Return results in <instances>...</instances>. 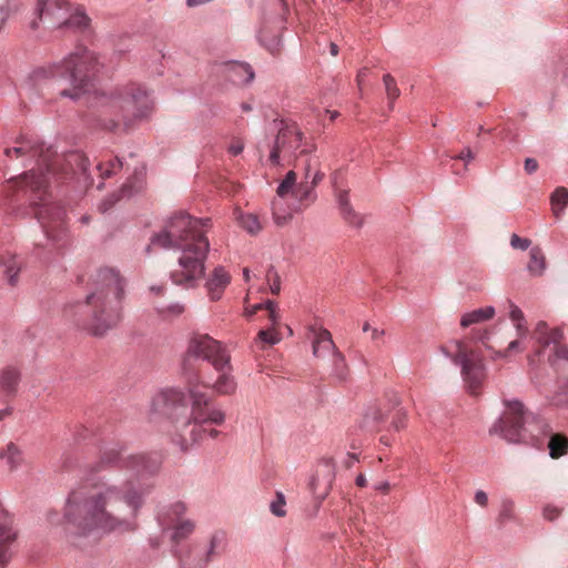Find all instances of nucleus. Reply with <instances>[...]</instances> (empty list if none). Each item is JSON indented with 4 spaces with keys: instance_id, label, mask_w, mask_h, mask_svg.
I'll return each instance as SVG.
<instances>
[{
    "instance_id": "nucleus-1",
    "label": "nucleus",
    "mask_w": 568,
    "mask_h": 568,
    "mask_svg": "<svg viewBox=\"0 0 568 568\" xmlns=\"http://www.w3.org/2000/svg\"><path fill=\"white\" fill-rule=\"evenodd\" d=\"M150 487L133 479L100 477L90 487L73 489L65 501L64 519L75 535L94 531L129 534L139 528V515Z\"/></svg>"
},
{
    "instance_id": "nucleus-2",
    "label": "nucleus",
    "mask_w": 568,
    "mask_h": 568,
    "mask_svg": "<svg viewBox=\"0 0 568 568\" xmlns=\"http://www.w3.org/2000/svg\"><path fill=\"white\" fill-rule=\"evenodd\" d=\"M151 412L168 417L172 424V440L186 452L204 437L215 438L220 432L211 425H222L225 414L211 404L210 397L196 387H190L189 395L178 388L158 393L151 404Z\"/></svg>"
},
{
    "instance_id": "nucleus-3",
    "label": "nucleus",
    "mask_w": 568,
    "mask_h": 568,
    "mask_svg": "<svg viewBox=\"0 0 568 568\" xmlns=\"http://www.w3.org/2000/svg\"><path fill=\"white\" fill-rule=\"evenodd\" d=\"M209 226L210 219H195L180 212L168 221L162 232L151 237V243L146 246L148 253L153 245L180 251L179 267L171 273L175 285L194 288L205 275V261L211 247L205 235Z\"/></svg>"
},
{
    "instance_id": "nucleus-4",
    "label": "nucleus",
    "mask_w": 568,
    "mask_h": 568,
    "mask_svg": "<svg viewBox=\"0 0 568 568\" xmlns=\"http://www.w3.org/2000/svg\"><path fill=\"white\" fill-rule=\"evenodd\" d=\"M104 65L99 53L78 45L62 60L38 68L33 75L36 80L54 79L67 83L70 88L61 90L60 95L78 100L92 87Z\"/></svg>"
},
{
    "instance_id": "nucleus-5",
    "label": "nucleus",
    "mask_w": 568,
    "mask_h": 568,
    "mask_svg": "<svg viewBox=\"0 0 568 568\" xmlns=\"http://www.w3.org/2000/svg\"><path fill=\"white\" fill-rule=\"evenodd\" d=\"M126 281L113 267H101L93 280V291L87 296L91 312L89 329L94 336H103L122 321V303Z\"/></svg>"
},
{
    "instance_id": "nucleus-6",
    "label": "nucleus",
    "mask_w": 568,
    "mask_h": 568,
    "mask_svg": "<svg viewBox=\"0 0 568 568\" xmlns=\"http://www.w3.org/2000/svg\"><path fill=\"white\" fill-rule=\"evenodd\" d=\"M98 103L105 106L115 116L105 126L115 130L120 124L129 130L136 122L146 120L154 110L151 93L141 84L129 83L109 92L99 93Z\"/></svg>"
},
{
    "instance_id": "nucleus-7",
    "label": "nucleus",
    "mask_w": 568,
    "mask_h": 568,
    "mask_svg": "<svg viewBox=\"0 0 568 568\" xmlns=\"http://www.w3.org/2000/svg\"><path fill=\"white\" fill-rule=\"evenodd\" d=\"M17 143L18 145L13 148H7L4 154L10 159L22 156L37 159L38 169L26 172L23 181L32 192L38 193V199L43 201L52 168L55 165V162L52 163L53 153L50 148H44L43 143L30 139L21 138Z\"/></svg>"
},
{
    "instance_id": "nucleus-8",
    "label": "nucleus",
    "mask_w": 568,
    "mask_h": 568,
    "mask_svg": "<svg viewBox=\"0 0 568 568\" xmlns=\"http://www.w3.org/2000/svg\"><path fill=\"white\" fill-rule=\"evenodd\" d=\"M36 13L51 29L84 31L91 23L85 9L69 0H38Z\"/></svg>"
},
{
    "instance_id": "nucleus-9",
    "label": "nucleus",
    "mask_w": 568,
    "mask_h": 568,
    "mask_svg": "<svg viewBox=\"0 0 568 568\" xmlns=\"http://www.w3.org/2000/svg\"><path fill=\"white\" fill-rule=\"evenodd\" d=\"M450 347L454 349V354H450L447 347H442V352L460 367L467 389L471 394H477L486 377L483 357L477 352L467 348L462 341L452 342Z\"/></svg>"
},
{
    "instance_id": "nucleus-10",
    "label": "nucleus",
    "mask_w": 568,
    "mask_h": 568,
    "mask_svg": "<svg viewBox=\"0 0 568 568\" xmlns=\"http://www.w3.org/2000/svg\"><path fill=\"white\" fill-rule=\"evenodd\" d=\"M507 410L504 416L496 419L489 428L490 435H499L509 443H520L527 438L528 414L519 400L506 402Z\"/></svg>"
},
{
    "instance_id": "nucleus-11",
    "label": "nucleus",
    "mask_w": 568,
    "mask_h": 568,
    "mask_svg": "<svg viewBox=\"0 0 568 568\" xmlns=\"http://www.w3.org/2000/svg\"><path fill=\"white\" fill-rule=\"evenodd\" d=\"M186 506L182 501H175L158 514V521L163 531L171 530L172 551L175 547H187L181 541L189 538L195 530V523L184 517Z\"/></svg>"
},
{
    "instance_id": "nucleus-12",
    "label": "nucleus",
    "mask_w": 568,
    "mask_h": 568,
    "mask_svg": "<svg viewBox=\"0 0 568 568\" xmlns=\"http://www.w3.org/2000/svg\"><path fill=\"white\" fill-rule=\"evenodd\" d=\"M531 338L535 342V353L528 357L529 365H535V358L539 357L547 348L551 349L548 361L555 365L557 359L568 361V349L561 345L562 332L560 328H550L544 321L536 324Z\"/></svg>"
},
{
    "instance_id": "nucleus-13",
    "label": "nucleus",
    "mask_w": 568,
    "mask_h": 568,
    "mask_svg": "<svg viewBox=\"0 0 568 568\" xmlns=\"http://www.w3.org/2000/svg\"><path fill=\"white\" fill-rule=\"evenodd\" d=\"M101 464L126 469L136 476L154 474L159 468L156 460H152L143 454L124 456L123 447L119 445L106 449L102 454Z\"/></svg>"
},
{
    "instance_id": "nucleus-14",
    "label": "nucleus",
    "mask_w": 568,
    "mask_h": 568,
    "mask_svg": "<svg viewBox=\"0 0 568 568\" xmlns=\"http://www.w3.org/2000/svg\"><path fill=\"white\" fill-rule=\"evenodd\" d=\"M186 358L206 361L215 369H223L229 366L231 356L219 341L209 335H195L189 342Z\"/></svg>"
},
{
    "instance_id": "nucleus-15",
    "label": "nucleus",
    "mask_w": 568,
    "mask_h": 568,
    "mask_svg": "<svg viewBox=\"0 0 568 568\" xmlns=\"http://www.w3.org/2000/svg\"><path fill=\"white\" fill-rule=\"evenodd\" d=\"M37 205H39L37 219L45 233L48 244L57 250L64 246L65 210L57 203L43 202Z\"/></svg>"
},
{
    "instance_id": "nucleus-16",
    "label": "nucleus",
    "mask_w": 568,
    "mask_h": 568,
    "mask_svg": "<svg viewBox=\"0 0 568 568\" xmlns=\"http://www.w3.org/2000/svg\"><path fill=\"white\" fill-rule=\"evenodd\" d=\"M223 536L213 534L210 538L209 547L202 552L193 554V547H175L173 556L178 560L179 568H206L216 554Z\"/></svg>"
},
{
    "instance_id": "nucleus-17",
    "label": "nucleus",
    "mask_w": 568,
    "mask_h": 568,
    "mask_svg": "<svg viewBox=\"0 0 568 568\" xmlns=\"http://www.w3.org/2000/svg\"><path fill=\"white\" fill-rule=\"evenodd\" d=\"M302 140L303 133L296 125H287L281 129L270 153V162L273 165H278L281 154L284 158L295 156L296 151L302 148Z\"/></svg>"
},
{
    "instance_id": "nucleus-18",
    "label": "nucleus",
    "mask_w": 568,
    "mask_h": 568,
    "mask_svg": "<svg viewBox=\"0 0 568 568\" xmlns=\"http://www.w3.org/2000/svg\"><path fill=\"white\" fill-rule=\"evenodd\" d=\"M334 478L335 466L332 459H322L318 463L315 473L310 480V488L313 491L316 499L322 501L328 496Z\"/></svg>"
},
{
    "instance_id": "nucleus-19",
    "label": "nucleus",
    "mask_w": 568,
    "mask_h": 568,
    "mask_svg": "<svg viewBox=\"0 0 568 568\" xmlns=\"http://www.w3.org/2000/svg\"><path fill=\"white\" fill-rule=\"evenodd\" d=\"M232 276L222 265H216L206 276L204 287L211 301L222 298L224 291L230 285Z\"/></svg>"
},
{
    "instance_id": "nucleus-20",
    "label": "nucleus",
    "mask_w": 568,
    "mask_h": 568,
    "mask_svg": "<svg viewBox=\"0 0 568 568\" xmlns=\"http://www.w3.org/2000/svg\"><path fill=\"white\" fill-rule=\"evenodd\" d=\"M313 355L317 358L333 357L337 353L336 346L332 339L331 333L325 328H312Z\"/></svg>"
},
{
    "instance_id": "nucleus-21",
    "label": "nucleus",
    "mask_w": 568,
    "mask_h": 568,
    "mask_svg": "<svg viewBox=\"0 0 568 568\" xmlns=\"http://www.w3.org/2000/svg\"><path fill=\"white\" fill-rule=\"evenodd\" d=\"M65 162L72 173L77 175L79 181H81L84 185H90L92 183L88 172L90 161L84 153L79 151L71 152L67 155Z\"/></svg>"
},
{
    "instance_id": "nucleus-22",
    "label": "nucleus",
    "mask_w": 568,
    "mask_h": 568,
    "mask_svg": "<svg viewBox=\"0 0 568 568\" xmlns=\"http://www.w3.org/2000/svg\"><path fill=\"white\" fill-rule=\"evenodd\" d=\"M219 373V377L216 381L210 385L203 383L205 387L212 388L217 395H232L235 393L237 384L232 375V365L231 361L229 362V366L223 369H215Z\"/></svg>"
},
{
    "instance_id": "nucleus-23",
    "label": "nucleus",
    "mask_w": 568,
    "mask_h": 568,
    "mask_svg": "<svg viewBox=\"0 0 568 568\" xmlns=\"http://www.w3.org/2000/svg\"><path fill=\"white\" fill-rule=\"evenodd\" d=\"M21 373L16 366H6L0 371V395L13 397L18 393Z\"/></svg>"
},
{
    "instance_id": "nucleus-24",
    "label": "nucleus",
    "mask_w": 568,
    "mask_h": 568,
    "mask_svg": "<svg viewBox=\"0 0 568 568\" xmlns=\"http://www.w3.org/2000/svg\"><path fill=\"white\" fill-rule=\"evenodd\" d=\"M226 70L229 80L237 85L247 84L254 79V71L247 63L232 62Z\"/></svg>"
},
{
    "instance_id": "nucleus-25",
    "label": "nucleus",
    "mask_w": 568,
    "mask_h": 568,
    "mask_svg": "<svg viewBox=\"0 0 568 568\" xmlns=\"http://www.w3.org/2000/svg\"><path fill=\"white\" fill-rule=\"evenodd\" d=\"M337 204L339 212L343 216V219L353 226H362L363 220L362 217L353 210L349 197H348V191L342 190L337 193Z\"/></svg>"
},
{
    "instance_id": "nucleus-26",
    "label": "nucleus",
    "mask_w": 568,
    "mask_h": 568,
    "mask_svg": "<svg viewBox=\"0 0 568 568\" xmlns=\"http://www.w3.org/2000/svg\"><path fill=\"white\" fill-rule=\"evenodd\" d=\"M0 459L4 462L10 470H14L24 462L23 452L17 444L10 442L4 448L0 449Z\"/></svg>"
},
{
    "instance_id": "nucleus-27",
    "label": "nucleus",
    "mask_w": 568,
    "mask_h": 568,
    "mask_svg": "<svg viewBox=\"0 0 568 568\" xmlns=\"http://www.w3.org/2000/svg\"><path fill=\"white\" fill-rule=\"evenodd\" d=\"M495 307L493 306L473 310L463 314L460 318V326L466 328L475 324L487 322L495 316Z\"/></svg>"
},
{
    "instance_id": "nucleus-28",
    "label": "nucleus",
    "mask_w": 568,
    "mask_h": 568,
    "mask_svg": "<svg viewBox=\"0 0 568 568\" xmlns=\"http://www.w3.org/2000/svg\"><path fill=\"white\" fill-rule=\"evenodd\" d=\"M293 199L298 203L314 202L316 199L315 187L310 183V163L305 168V179L297 183Z\"/></svg>"
},
{
    "instance_id": "nucleus-29",
    "label": "nucleus",
    "mask_w": 568,
    "mask_h": 568,
    "mask_svg": "<svg viewBox=\"0 0 568 568\" xmlns=\"http://www.w3.org/2000/svg\"><path fill=\"white\" fill-rule=\"evenodd\" d=\"M550 205L556 219H560L568 206V189L558 186L550 195Z\"/></svg>"
},
{
    "instance_id": "nucleus-30",
    "label": "nucleus",
    "mask_w": 568,
    "mask_h": 568,
    "mask_svg": "<svg viewBox=\"0 0 568 568\" xmlns=\"http://www.w3.org/2000/svg\"><path fill=\"white\" fill-rule=\"evenodd\" d=\"M236 220L240 226L252 235L258 234L262 230V224L258 217L253 213L239 212L236 214Z\"/></svg>"
},
{
    "instance_id": "nucleus-31",
    "label": "nucleus",
    "mask_w": 568,
    "mask_h": 568,
    "mask_svg": "<svg viewBox=\"0 0 568 568\" xmlns=\"http://www.w3.org/2000/svg\"><path fill=\"white\" fill-rule=\"evenodd\" d=\"M546 270V258L539 247H532L530 250V261L528 263V271L534 276H540Z\"/></svg>"
},
{
    "instance_id": "nucleus-32",
    "label": "nucleus",
    "mask_w": 568,
    "mask_h": 568,
    "mask_svg": "<svg viewBox=\"0 0 568 568\" xmlns=\"http://www.w3.org/2000/svg\"><path fill=\"white\" fill-rule=\"evenodd\" d=\"M549 455L551 458H559L568 452V437L555 434L550 437L548 443Z\"/></svg>"
},
{
    "instance_id": "nucleus-33",
    "label": "nucleus",
    "mask_w": 568,
    "mask_h": 568,
    "mask_svg": "<svg viewBox=\"0 0 568 568\" xmlns=\"http://www.w3.org/2000/svg\"><path fill=\"white\" fill-rule=\"evenodd\" d=\"M296 179V173L294 171H288L284 179L278 184L276 189V194L280 197H286L288 195L293 197L295 189L297 186Z\"/></svg>"
},
{
    "instance_id": "nucleus-34",
    "label": "nucleus",
    "mask_w": 568,
    "mask_h": 568,
    "mask_svg": "<svg viewBox=\"0 0 568 568\" xmlns=\"http://www.w3.org/2000/svg\"><path fill=\"white\" fill-rule=\"evenodd\" d=\"M332 374L341 382L346 381L348 376V367L342 353H334L332 357Z\"/></svg>"
},
{
    "instance_id": "nucleus-35",
    "label": "nucleus",
    "mask_w": 568,
    "mask_h": 568,
    "mask_svg": "<svg viewBox=\"0 0 568 568\" xmlns=\"http://www.w3.org/2000/svg\"><path fill=\"white\" fill-rule=\"evenodd\" d=\"M383 82L385 85L389 109L393 110L395 100L400 95V90L398 89L395 79L389 73L383 77Z\"/></svg>"
},
{
    "instance_id": "nucleus-36",
    "label": "nucleus",
    "mask_w": 568,
    "mask_h": 568,
    "mask_svg": "<svg viewBox=\"0 0 568 568\" xmlns=\"http://www.w3.org/2000/svg\"><path fill=\"white\" fill-rule=\"evenodd\" d=\"M133 194L132 190L129 185H123V187L120 190L119 194H111L110 196L105 197L99 205V210L102 213L108 212L121 197L124 196H131Z\"/></svg>"
},
{
    "instance_id": "nucleus-37",
    "label": "nucleus",
    "mask_w": 568,
    "mask_h": 568,
    "mask_svg": "<svg viewBox=\"0 0 568 568\" xmlns=\"http://www.w3.org/2000/svg\"><path fill=\"white\" fill-rule=\"evenodd\" d=\"M121 169L122 161L119 158H114L113 160L97 164V170L99 171L100 178L102 180L111 176L112 174H115Z\"/></svg>"
},
{
    "instance_id": "nucleus-38",
    "label": "nucleus",
    "mask_w": 568,
    "mask_h": 568,
    "mask_svg": "<svg viewBox=\"0 0 568 568\" xmlns=\"http://www.w3.org/2000/svg\"><path fill=\"white\" fill-rule=\"evenodd\" d=\"M184 312H185V305L180 302L172 303L165 307L158 310L159 315L162 316L164 320L178 318Z\"/></svg>"
},
{
    "instance_id": "nucleus-39",
    "label": "nucleus",
    "mask_w": 568,
    "mask_h": 568,
    "mask_svg": "<svg viewBox=\"0 0 568 568\" xmlns=\"http://www.w3.org/2000/svg\"><path fill=\"white\" fill-rule=\"evenodd\" d=\"M515 519V503L511 499H503L498 515V521L504 525Z\"/></svg>"
},
{
    "instance_id": "nucleus-40",
    "label": "nucleus",
    "mask_w": 568,
    "mask_h": 568,
    "mask_svg": "<svg viewBox=\"0 0 568 568\" xmlns=\"http://www.w3.org/2000/svg\"><path fill=\"white\" fill-rule=\"evenodd\" d=\"M18 9V0H0V24L4 23Z\"/></svg>"
},
{
    "instance_id": "nucleus-41",
    "label": "nucleus",
    "mask_w": 568,
    "mask_h": 568,
    "mask_svg": "<svg viewBox=\"0 0 568 568\" xmlns=\"http://www.w3.org/2000/svg\"><path fill=\"white\" fill-rule=\"evenodd\" d=\"M285 506L286 501L283 493L276 491L275 499L270 505L271 513L276 517H284L286 515Z\"/></svg>"
},
{
    "instance_id": "nucleus-42",
    "label": "nucleus",
    "mask_w": 568,
    "mask_h": 568,
    "mask_svg": "<svg viewBox=\"0 0 568 568\" xmlns=\"http://www.w3.org/2000/svg\"><path fill=\"white\" fill-rule=\"evenodd\" d=\"M266 280L272 294L277 295L281 292V278L274 266H270L266 273Z\"/></svg>"
},
{
    "instance_id": "nucleus-43",
    "label": "nucleus",
    "mask_w": 568,
    "mask_h": 568,
    "mask_svg": "<svg viewBox=\"0 0 568 568\" xmlns=\"http://www.w3.org/2000/svg\"><path fill=\"white\" fill-rule=\"evenodd\" d=\"M260 341L268 344L275 345L281 341L280 334L274 329V327L268 329H261L257 334Z\"/></svg>"
},
{
    "instance_id": "nucleus-44",
    "label": "nucleus",
    "mask_w": 568,
    "mask_h": 568,
    "mask_svg": "<svg viewBox=\"0 0 568 568\" xmlns=\"http://www.w3.org/2000/svg\"><path fill=\"white\" fill-rule=\"evenodd\" d=\"M407 422V413L403 408H399L395 412L392 420V427L395 430H400L406 427Z\"/></svg>"
},
{
    "instance_id": "nucleus-45",
    "label": "nucleus",
    "mask_w": 568,
    "mask_h": 568,
    "mask_svg": "<svg viewBox=\"0 0 568 568\" xmlns=\"http://www.w3.org/2000/svg\"><path fill=\"white\" fill-rule=\"evenodd\" d=\"M258 40L272 54H275L280 50L281 41L280 38L273 36L270 40L264 39L263 34L258 36Z\"/></svg>"
},
{
    "instance_id": "nucleus-46",
    "label": "nucleus",
    "mask_w": 568,
    "mask_h": 568,
    "mask_svg": "<svg viewBox=\"0 0 568 568\" xmlns=\"http://www.w3.org/2000/svg\"><path fill=\"white\" fill-rule=\"evenodd\" d=\"M265 310L268 311V320L274 327L280 322L278 306L274 301L267 300L265 302Z\"/></svg>"
},
{
    "instance_id": "nucleus-47",
    "label": "nucleus",
    "mask_w": 568,
    "mask_h": 568,
    "mask_svg": "<svg viewBox=\"0 0 568 568\" xmlns=\"http://www.w3.org/2000/svg\"><path fill=\"white\" fill-rule=\"evenodd\" d=\"M366 422H372L374 425H378L385 420V416L379 408H371L365 415Z\"/></svg>"
},
{
    "instance_id": "nucleus-48",
    "label": "nucleus",
    "mask_w": 568,
    "mask_h": 568,
    "mask_svg": "<svg viewBox=\"0 0 568 568\" xmlns=\"http://www.w3.org/2000/svg\"><path fill=\"white\" fill-rule=\"evenodd\" d=\"M531 242L528 239H523L517 234H513L510 239V245L513 248L526 251L530 246Z\"/></svg>"
},
{
    "instance_id": "nucleus-49",
    "label": "nucleus",
    "mask_w": 568,
    "mask_h": 568,
    "mask_svg": "<svg viewBox=\"0 0 568 568\" xmlns=\"http://www.w3.org/2000/svg\"><path fill=\"white\" fill-rule=\"evenodd\" d=\"M560 508H558L557 506H554V505H546L544 508H542V516L545 519L547 520H555L556 518H558L560 516Z\"/></svg>"
},
{
    "instance_id": "nucleus-50",
    "label": "nucleus",
    "mask_w": 568,
    "mask_h": 568,
    "mask_svg": "<svg viewBox=\"0 0 568 568\" xmlns=\"http://www.w3.org/2000/svg\"><path fill=\"white\" fill-rule=\"evenodd\" d=\"M510 311H509V318L513 323L520 322L525 320L523 311L513 302H509Z\"/></svg>"
},
{
    "instance_id": "nucleus-51",
    "label": "nucleus",
    "mask_w": 568,
    "mask_h": 568,
    "mask_svg": "<svg viewBox=\"0 0 568 568\" xmlns=\"http://www.w3.org/2000/svg\"><path fill=\"white\" fill-rule=\"evenodd\" d=\"M244 150V143L242 140H234L230 145H229V153L232 154V155H239L243 152Z\"/></svg>"
},
{
    "instance_id": "nucleus-52",
    "label": "nucleus",
    "mask_w": 568,
    "mask_h": 568,
    "mask_svg": "<svg viewBox=\"0 0 568 568\" xmlns=\"http://www.w3.org/2000/svg\"><path fill=\"white\" fill-rule=\"evenodd\" d=\"M515 325V328H516V332H517V337L518 338H526L527 337V333H528V328L526 326V321H520V322H515L514 323Z\"/></svg>"
},
{
    "instance_id": "nucleus-53",
    "label": "nucleus",
    "mask_w": 568,
    "mask_h": 568,
    "mask_svg": "<svg viewBox=\"0 0 568 568\" xmlns=\"http://www.w3.org/2000/svg\"><path fill=\"white\" fill-rule=\"evenodd\" d=\"M525 171L532 174L538 170V162L532 158H527L524 163Z\"/></svg>"
},
{
    "instance_id": "nucleus-54",
    "label": "nucleus",
    "mask_w": 568,
    "mask_h": 568,
    "mask_svg": "<svg viewBox=\"0 0 568 568\" xmlns=\"http://www.w3.org/2000/svg\"><path fill=\"white\" fill-rule=\"evenodd\" d=\"M474 500L481 507H486L488 504V496L484 490H477L474 496Z\"/></svg>"
},
{
    "instance_id": "nucleus-55",
    "label": "nucleus",
    "mask_w": 568,
    "mask_h": 568,
    "mask_svg": "<svg viewBox=\"0 0 568 568\" xmlns=\"http://www.w3.org/2000/svg\"><path fill=\"white\" fill-rule=\"evenodd\" d=\"M273 217L277 225H284L291 219V215H280L278 212L276 211V204L274 202L273 203Z\"/></svg>"
},
{
    "instance_id": "nucleus-56",
    "label": "nucleus",
    "mask_w": 568,
    "mask_h": 568,
    "mask_svg": "<svg viewBox=\"0 0 568 568\" xmlns=\"http://www.w3.org/2000/svg\"><path fill=\"white\" fill-rule=\"evenodd\" d=\"M452 159H458L469 163L474 159V154L469 148H466L458 155L453 156Z\"/></svg>"
},
{
    "instance_id": "nucleus-57",
    "label": "nucleus",
    "mask_w": 568,
    "mask_h": 568,
    "mask_svg": "<svg viewBox=\"0 0 568 568\" xmlns=\"http://www.w3.org/2000/svg\"><path fill=\"white\" fill-rule=\"evenodd\" d=\"M373 488L377 491H381L382 494H388L390 490V484L388 480H382V481L375 483L373 485Z\"/></svg>"
},
{
    "instance_id": "nucleus-58",
    "label": "nucleus",
    "mask_w": 568,
    "mask_h": 568,
    "mask_svg": "<svg viewBox=\"0 0 568 568\" xmlns=\"http://www.w3.org/2000/svg\"><path fill=\"white\" fill-rule=\"evenodd\" d=\"M523 338H518L515 339V341H511L509 344H508V347H507V352L510 353V352H520L523 351V347H521V341Z\"/></svg>"
},
{
    "instance_id": "nucleus-59",
    "label": "nucleus",
    "mask_w": 568,
    "mask_h": 568,
    "mask_svg": "<svg viewBox=\"0 0 568 568\" xmlns=\"http://www.w3.org/2000/svg\"><path fill=\"white\" fill-rule=\"evenodd\" d=\"M323 173L316 171L313 175L310 174V183L315 187L323 179Z\"/></svg>"
},
{
    "instance_id": "nucleus-60",
    "label": "nucleus",
    "mask_w": 568,
    "mask_h": 568,
    "mask_svg": "<svg viewBox=\"0 0 568 568\" xmlns=\"http://www.w3.org/2000/svg\"><path fill=\"white\" fill-rule=\"evenodd\" d=\"M384 335H385V331L384 329H379L377 327H374L371 331V339L372 341H378Z\"/></svg>"
},
{
    "instance_id": "nucleus-61",
    "label": "nucleus",
    "mask_w": 568,
    "mask_h": 568,
    "mask_svg": "<svg viewBox=\"0 0 568 568\" xmlns=\"http://www.w3.org/2000/svg\"><path fill=\"white\" fill-rule=\"evenodd\" d=\"M367 73H368V70L366 68L361 69L358 71L357 77H356V81H357V84H358L359 88H361L365 77L367 75Z\"/></svg>"
},
{
    "instance_id": "nucleus-62",
    "label": "nucleus",
    "mask_w": 568,
    "mask_h": 568,
    "mask_svg": "<svg viewBox=\"0 0 568 568\" xmlns=\"http://www.w3.org/2000/svg\"><path fill=\"white\" fill-rule=\"evenodd\" d=\"M355 483L358 487H365L366 484H367V480H366V477L363 475V474H359L356 479H355Z\"/></svg>"
},
{
    "instance_id": "nucleus-63",
    "label": "nucleus",
    "mask_w": 568,
    "mask_h": 568,
    "mask_svg": "<svg viewBox=\"0 0 568 568\" xmlns=\"http://www.w3.org/2000/svg\"><path fill=\"white\" fill-rule=\"evenodd\" d=\"M11 413H12V408L11 407H6L3 409H0V420H3L8 416H10Z\"/></svg>"
},
{
    "instance_id": "nucleus-64",
    "label": "nucleus",
    "mask_w": 568,
    "mask_h": 568,
    "mask_svg": "<svg viewBox=\"0 0 568 568\" xmlns=\"http://www.w3.org/2000/svg\"><path fill=\"white\" fill-rule=\"evenodd\" d=\"M329 52L333 57H336L338 54V45L334 42L329 44Z\"/></svg>"
}]
</instances>
